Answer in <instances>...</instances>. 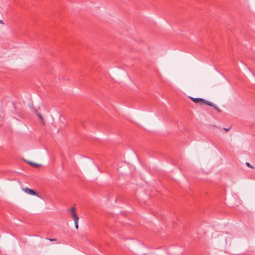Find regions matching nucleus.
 <instances>
[{
	"label": "nucleus",
	"mask_w": 255,
	"mask_h": 255,
	"mask_svg": "<svg viewBox=\"0 0 255 255\" xmlns=\"http://www.w3.org/2000/svg\"><path fill=\"white\" fill-rule=\"evenodd\" d=\"M68 212L71 213V215L73 220L74 221L75 227L76 229H78V221L79 217L76 213V209L75 207H72L70 209H68Z\"/></svg>",
	"instance_id": "nucleus-1"
},
{
	"label": "nucleus",
	"mask_w": 255,
	"mask_h": 255,
	"mask_svg": "<svg viewBox=\"0 0 255 255\" xmlns=\"http://www.w3.org/2000/svg\"><path fill=\"white\" fill-rule=\"evenodd\" d=\"M190 98H191L192 99V100L195 103H199L201 105H203L204 104L207 105V103H208V101H206L202 98H192V97H190Z\"/></svg>",
	"instance_id": "nucleus-2"
},
{
	"label": "nucleus",
	"mask_w": 255,
	"mask_h": 255,
	"mask_svg": "<svg viewBox=\"0 0 255 255\" xmlns=\"http://www.w3.org/2000/svg\"><path fill=\"white\" fill-rule=\"evenodd\" d=\"M23 190L27 194H29L31 195L38 196L37 193L34 190L30 189L28 188H25L23 189Z\"/></svg>",
	"instance_id": "nucleus-3"
},
{
	"label": "nucleus",
	"mask_w": 255,
	"mask_h": 255,
	"mask_svg": "<svg viewBox=\"0 0 255 255\" xmlns=\"http://www.w3.org/2000/svg\"><path fill=\"white\" fill-rule=\"evenodd\" d=\"M207 105H209L210 106H211L213 107L215 109H216L218 112H221V110L219 109V107H218L216 105H215L214 104L212 103L211 102L208 101V103H207Z\"/></svg>",
	"instance_id": "nucleus-4"
},
{
	"label": "nucleus",
	"mask_w": 255,
	"mask_h": 255,
	"mask_svg": "<svg viewBox=\"0 0 255 255\" xmlns=\"http://www.w3.org/2000/svg\"><path fill=\"white\" fill-rule=\"evenodd\" d=\"M35 111V112H36L37 113V115L38 116V117H39V118L40 119V120H41V122L42 123L43 125H44V119L42 116V115L39 113L37 110L36 109H35L34 110Z\"/></svg>",
	"instance_id": "nucleus-5"
},
{
	"label": "nucleus",
	"mask_w": 255,
	"mask_h": 255,
	"mask_svg": "<svg viewBox=\"0 0 255 255\" xmlns=\"http://www.w3.org/2000/svg\"><path fill=\"white\" fill-rule=\"evenodd\" d=\"M28 163L29 164V165H30L32 167H39L40 166V164L35 163H33L32 162H28Z\"/></svg>",
	"instance_id": "nucleus-6"
},
{
	"label": "nucleus",
	"mask_w": 255,
	"mask_h": 255,
	"mask_svg": "<svg viewBox=\"0 0 255 255\" xmlns=\"http://www.w3.org/2000/svg\"><path fill=\"white\" fill-rule=\"evenodd\" d=\"M246 164L248 167L253 169L254 168V167L249 162H246Z\"/></svg>",
	"instance_id": "nucleus-7"
},
{
	"label": "nucleus",
	"mask_w": 255,
	"mask_h": 255,
	"mask_svg": "<svg viewBox=\"0 0 255 255\" xmlns=\"http://www.w3.org/2000/svg\"><path fill=\"white\" fill-rule=\"evenodd\" d=\"M231 128V127L227 128H224V130H225L226 131H228Z\"/></svg>",
	"instance_id": "nucleus-8"
},
{
	"label": "nucleus",
	"mask_w": 255,
	"mask_h": 255,
	"mask_svg": "<svg viewBox=\"0 0 255 255\" xmlns=\"http://www.w3.org/2000/svg\"><path fill=\"white\" fill-rule=\"evenodd\" d=\"M47 239L49 240L50 241H56V239Z\"/></svg>",
	"instance_id": "nucleus-9"
},
{
	"label": "nucleus",
	"mask_w": 255,
	"mask_h": 255,
	"mask_svg": "<svg viewBox=\"0 0 255 255\" xmlns=\"http://www.w3.org/2000/svg\"><path fill=\"white\" fill-rule=\"evenodd\" d=\"M0 24H4V22L2 20L0 19Z\"/></svg>",
	"instance_id": "nucleus-10"
}]
</instances>
